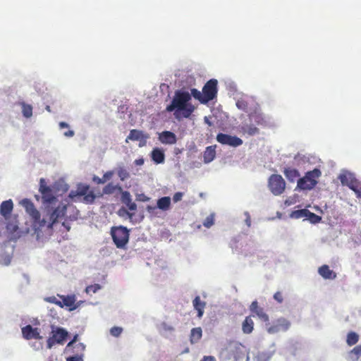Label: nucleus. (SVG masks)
Instances as JSON below:
<instances>
[{
  "instance_id": "obj_1",
  "label": "nucleus",
  "mask_w": 361,
  "mask_h": 361,
  "mask_svg": "<svg viewBox=\"0 0 361 361\" xmlns=\"http://www.w3.org/2000/svg\"><path fill=\"white\" fill-rule=\"evenodd\" d=\"M22 206L25 209L26 212L32 217L33 226L39 235V231L44 228L49 230L59 219L65 216L66 207L59 205L57 207H46L43 218L41 219L40 213L35 208L32 202L28 199H24L21 201Z\"/></svg>"
},
{
  "instance_id": "obj_2",
  "label": "nucleus",
  "mask_w": 361,
  "mask_h": 361,
  "mask_svg": "<svg viewBox=\"0 0 361 361\" xmlns=\"http://www.w3.org/2000/svg\"><path fill=\"white\" fill-rule=\"evenodd\" d=\"M191 100V95L188 92L177 90L175 92L174 97L171 103L166 106V110L171 112L176 110L175 116L178 117V111H182L184 118H189L195 110V106L189 103Z\"/></svg>"
},
{
  "instance_id": "obj_3",
  "label": "nucleus",
  "mask_w": 361,
  "mask_h": 361,
  "mask_svg": "<svg viewBox=\"0 0 361 361\" xmlns=\"http://www.w3.org/2000/svg\"><path fill=\"white\" fill-rule=\"evenodd\" d=\"M39 191L42 195L44 209H46V207H57L59 205L64 206L63 204L58 202L56 197L53 194L51 188L47 185L44 178H41L39 180Z\"/></svg>"
},
{
  "instance_id": "obj_4",
  "label": "nucleus",
  "mask_w": 361,
  "mask_h": 361,
  "mask_svg": "<svg viewBox=\"0 0 361 361\" xmlns=\"http://www.w3.org/2000/svg\"><path fill=\"white\" fill-rule=\"evenodd\" d=\"M69 197L76 200V198L82 197V202L86 204H92L96 195L92 190H90V186L86 184H79L75 190H71Z\"/></svg>"
},
{
  "instance_id": "obj_5",
  "label": "nucleus",
  "mask_w": 361,
  "mask_h": 361,
  "mask_svg": "<svg viewBox=\"0 0 361 361\" xmlns=\"http://www.w3.org/2000/svg\"><path fill=\"white\" fill-rule=\"evenodd\" d=\"M111 235L114 244L118 248H124L129 240V231L126 227L114 226L111 229Z\"/></svg>"
},
{
  "instance_id": "obj_6",
  "label": "nucleus",
  "mask_w": 361,
  "mask_h": 361,
  "mask_svg": "<svg viewBox=\"0 0 361 361\" xmlns=\"http://www.w3.org/2000/svg\"><path fill=\"white\" fill-rule=\"evenodd\" d=\"M68 336V333L66 329L52 326L51 336L47 341V348L51 349L56 344H63Z\"/></svg>"
},
{
  "instance_id": "obj_7",
  "label": "nucleus",
  "mask_w": 361,
  "mask_h": 361,
  "mask_svg": "<svg viewBox=\"0 0 361 361\" xmlns=\"http://www.w3.org/2000/svg\"><path fill=\"white\" fill-rule=\"evenodd\" d=\"M320 175L321 172L319 169L307 172L304 177L298 179V188L300 190H311L317 184L315 178L319 177Z\"/></svg>"
},
{
  "instance_id": "obj_8",
  "label": "nucleus",
  "mask_w": 361,
  "mask_h": 361,
  "mask_svg": "<svg viewBox=\"0 0 361 361\" xmlns=\"http://www.w3.org/2000/svg\"><path fill=\"white\" fill-rule=\"evenodd\" d=\"M268 187L273 195H280L285 191L286 182L281 175L272 174L269 178Z\"/></svg>"
},
{
  "instance_id": "obj_9",
  "label": "nucleus",
  "mask_w": 361,
  "mask_h": 361,
  "mask_svg": "<svg viewBox=\"0 0 361 361\" xmlns=\"http://www.w3.org/2000/svg\"><path fill=\"white\" fill-rule=\"evenodd\" d=\"M217 84L218 82L216 79H211L208 80L202 88L203 102L205 104L214 99L217 94Z\"/></svg>"
},
{
  "instance_id": "obj_10",
  "label": "nucleus",
  "mask_w": 361,
  "mask_h": 361,
  "mask_svg": "<svg viewBox=\"0 0 361 361\" xmlns=\"http://www.w3.org/2000/svg\"><path fill=\"white\" fill-rule=\"evenodd\" d=\"M216 140L221 145H228L233 147L240 146L243 144V140L238 137L221 133L216 135Z\"/></svg>"
},
{
  "instance_id": "obj_11",
  "label": "nucleus",
  "mask_w": 361,
  "mask_h": 361,
  "mask_svg": "<svg viewBox=\"0 0 361 361\" xmlns=\"http://www.w3.org/2000/svg\"><path fill=\"white\" fill-rule=\"evenodd\" d=\"M149 138V135L145 133L143 131L136 129H133L130 131L126 142H128V140L133 141H140L139 146L143 147L146 145L147 140Z\"/></svg>"
},
{
  "instance_id": "obj_12",
  "label": "nucleus",
  "mask_w": 361,
  "mask_h": 361,
  "mask_svg": "<svg viewBox=\"0 0 361 361\" xmlns=\"http://www.w3.org/2000/svg\"><path fill=\"white\" fill-rule=\"evenodd\" d=\"M21 331L23 338L27 340L32 338L39 340L42 338L39 334L38 328H34L30 324L23 327Z\"/></svg>"
},
{
  "instance_id": "obj_13",
  "label": "nucleus",
  "mask_w": 361,
  "mask_h": 361,
  "mask_svg": "<svg viewBox=\"0 0 361 361\" xmlns=\"http://www.w3.org/2000/svg\"><path fill=\"white\" fill-rule=\"evenodd\" d=\"M250 310L252 313V316H257L262 321L267 322L269 321V316L266 314L263 308L259 307L257 300L253 301L250 306Z\"/></svg>"
},
{
  "instance_id": "obj_14",
  "label": "nucleus",
  "mask_w": 361,
  "mask_h": 361,
  "mask_svg": "<svg viewBox=\"0 0 361 361\" xmlns=\"http://www.w3.org/2000/svg\"><path fill=\"white\" fill-rule=\"evenodd\" d=\"M158 139L164 145H173L177 142V137L175 133L168 130L159 133Z\"/></svg>"
},
{
  "instance_id": "obj_15",
  "label": "nucleus",
  "mask_w": 361,
  "mask_h": 361,
  "mask_svg": "<svg viewBox=\"0 0 361 361\" xmlns=\"http://www.w3.org/2000/svg\"><path fill=\"white\" fill-rule=\"evenodd\" d=\"M248 118L250 122H255L258 126H266L267 123L266 117L261 111L257 109L250 113Z\"/></svg>"
},
{
  "instance_id": "obj_16",
  "label": "nucleus",
  "mask_w": 361,
  "mask_h": 361,
  "mask_svg": "<svg viewBox=\"0 0 361 361\" xmlns=\"http://www.w3.org/2000/svg\"><path fill=\"white\" fill-rule=\"evenodd\" d=\"M239 131L243 135H247L249 136H253L259 133V130L254 124L250 122V123H243L239 128Z\"/></svg>"
},
{
  "instance_id": "obj_17",
  "label": "nucleus",
  "mask_w": 361,
  "mask_h": 361,
  "mask_svg": "<svg viewBox=\"0 0 361 361\" xmlns=\"http://www.w3.org/2000/svg\"><path fill=\"white\" fill-rule=\"evenodd\" d=\"M13 208V203L11 200L4 201L0 205V213L3 216L7 218L11 214Z\"/></svg>"
},
{
  "instance_id": "obj_18",
  "label": "nucleus",
  "mask_w": 361,
  "mask_h": 361,
  "mask_svg": "<svg viewBox=\"0 0 361 361\" xmlns=\"http://www.w3.org/2000/svg\"><path fill=\"white\" fill-rule=\"evenodd\" d=\"M318 273L325 279H334L336 277V274L330 269L329 267L324 264L318 269Z\"/></svg>"
},
{
  "instance_id": "obj_19",
  "label": "nucleus",
  "mask_w": 361,
  "mask_h": 361,
  "mask_svg": "<svg viewBox=\"0 0 361 361\" xmlns=\"http://www.w3.org/2000/svg\"><path fill=\"white\" fill-rule=\"evenodd\" d=\"M151 157L153 161L156 164H161L165 159V155L163 150L157 147L154 148L152 151Z\"/></svg>"
},
{
  "instance_id": "obj_20",
  "label": "nucleus",
  "mask_w": 361,
  "mask_h": 361,
  "mask_svg": "<svg viewBox=\"0 0 361 361\" xmlns=\"http://www.w3.org/2000/svg\"><path fill=\"white\" fill-rule=\"evenodd\" d=\"M215 147H216L215 145L214 146H209V147H206V149L204 152V154H203L204 163H206V164L209 163L214 159V158L216 157Z\"/></svg>"
},
{
  "instance_id": "obj_21",
  "label": "nucleus",
  "mask_w": 361,
  "mask_h": 361,
  "mask_svg": "<svg viewBox=\"0 0 361 361\" xmlns=\"http://www.w3.org/2000/svg\"><path fill=\"white\" fill-rule=\"evenodd\" d=\"M283 173L290 182H294L300 176L299 171L296 169L291 167L285 168Z\"/></svg>"
},
{
  "instance_id": "obj_22",
  "label": "nucleus",
  "mask_w": 361,
  "mask_h": 361,
  "mask_svg": "<svg viewBox=\"0 0 361 361\" xmlns=\"http://www.w3.org/2000/svg\"><path fill=\"white\" fill-rule=\"evenodd\" d=\"M194 308L197 311V317L201 318L204 313L206 303L201 301L200 296H196L192 301Z\"/></svg>"
},
{
  "instance_id": "obj_23",
  "label": "nucleus",
  "mask_w": 361,
  "mask_h": 361,
  "mask_svg": "<svg viewBox=\"0 0 361 361\" xmlns=\"http://www.w3.org/2000/svg\"><path fill=\"white\" fill-rule=\"evenodd\" d=\"M202 336L201 327L193 328L190 331V342L191 344L197 343Z\"/></svg>"
},
{
  "instance_id": "obj_24",
  "label": "nucleus",
  "mask_w": 361,
  "mask_h": 361,
  "mask_svg": "<svg viewBox=\"0 0 361 361\" xmlns=\"http://www.w3.org/2000/svg\"><path fill=\"white\" fill-rule=\"evenodd\" d=\"M116 191L122 192V188L117 184H114L113 183H109L103 188L102 190L103 193L105 195H111Z\"/></svg>"
},
{
  "instance_id": "obj_25",
  "label": "nucleus",
  "mask_w": 361,
  "mask_h": 361,
  "mask_svg": "<svg viewBox=\"0 0 361 361\" xmlns=\"http://www.w3.org/2000/svg\"><path fill=\"white\" fill-rule=\"evenodd\" d=\"M254 329V322L251 317H246L242 324V330L244 334H250Z\"/></svg>"
},
{
  "instance_id": "obj_26",
  "label": "nucleus",
  "mask_w": 361,
  "mask_h": 361,
  "mask_svg": "<svg viewBox=\"0 0 361 361\" xmlns=\"http://www.w3.org/2000/svg\"><path fill=\"white\" fill-rule=\"evenodd\" d=\"M355 178V177L353 173L348 172L341 173L338 176V179L340 180L341 184L348 187Z\"/></svg>"
},
{
  "instance_id": "obj_27",
  "label": "nucleus",
  "mask_w": 361,
  "mask_h": 361,
  "mask_svg": "<svg viewBox=\"0 0 361 361\" xmlns=\"http://www.w3.org/2000/svg\"><path fill=\"white\" fill-rule=\"evenodd\" d=\"M171 198L169 197H163L157 200V207L161 210L166 211L170 208Z\"/></svg>"
},
{
  "instance_id": "obj_28",
  "label": "nucleus",
  "mask_w": 361,
  "mask_h": 361,
  "mask_svg": "<svg viewBox=\"0 0 361 361\" xmlns=\"http://www.w3.org/2000/svg\"><path fill=\"white\" fill-rule=\"evenodd\" d=\"M77 338H78V335H75L74 336V338H73V340L68 343L66 348L68 350H70L71 348H76L78 352L82 353L85 348V346L83 343H77L75 345H73L74 343L76 342Z\"/></svg>"
},
{
  "instance_id": "obj_29",
  "label": "nucleus",
  "mask_w": 361,
  "mask_h": 361,
  "mask_svg": "<svg viewBox=\"0 0 361 361\" xmlns=\"http://www.w3.org/2000/svg\"><path fill=\"white\" fill-rule=\"evenodd\" d=\"M348 188L355 192L357 197H361V183L357 179L355 178Z\"/></svg>"
},
{
  "instance_id": "obj_30",
  "label": "nucleus",
  "mask_w": 361,
  "mask_h": 361,
  "mask_svg": "<svg viewBox=\"0 0 361 361\" xmlns=\"http://www.w3.org/2000/svg\"><path fill=\"white\" fill-rule=\"evenodd\" d=\"M310 213V210L307 209H302L298 210H295L292 212L290 216L294 219H300V218H306L308 216V214Z\"/></svg>"
},
{
  "instance_id": "obj_31",
  "label": "nucleus",
  "mask_w": 361,
  "mask_h": 361,
  "mask_svg": "<svg viewBox=\"0 0 361 361\" xmlns=\"http://www.w3.org/2000/svg\"><path fill=\"white\" fill-rule=\"evenodd\" d=\"M61 299H62V301H61L62 307H63L64 306L68 307H72L73 306H74V304L75 302L74 296H69V295L61 296Z\"/></svg>"
},
{
  "instance_id": "obj_32",
  "label": "nucleus",
  "mask_w": 361,
  "mask_h": 361,
  "mask_svg": "<svg viewBox=\"0 0 361 361\" xmlns=\"http://www.w3.org/2000/svg\"><path fill=\"white\" fill-rule=\"evenodd\" d=\"M359 340V336L353 331H350L347 335L346 342L348 345L352 346L357 343Z\"/></svg>"
},
{
  "instance_id": "obj_33",
  "label": "nucleus",
  "mask_w": 361,
  "mask_h": 361,
  "mask_svg": "<svg viewBox=\"0 0 361 361\" xmlns=\"http://www.w3.org/2000/svg\"><path fill=\"white\" fill-rule=\"evenodd\" d=\"M116 173L121 180L123 181L130 177L128 171L123 166L116 169Z\"/></svg>"
},
{
  "instance_id": "obj_34",
  "label": "nucleus",
  "mask_w": 361,
  "mask_h": 361,
  "mask_svg": "<svg viewBox=\"0 0 361 361\" xmlns=\"http://www.w3.org/2000/svg\"><path fill=\"white\" fill-rule=\"evenodd\" d=\"M22 113L25 118H30L32 116V106L24 102L22 103Z\"/></svg>"
},
{
  "instance_id": "obj_35",
  "label": "nucleus",
  "mask_w": 361,
  "mask_h": 361,
  "mask_svg": "<svg viewBox=\"0 0 361 361\" xmlns=\"http://www.w3.org/2000/svg\"><path fill=\"white\" fill-rule=\"evenodd\" d=\"M190 95L192 96L195 99H197L201 104H205L203 102L204 97L202 92L195 88L191 89Z\"/></svg>"
},
{
  "instance_id": "obj_36",
  "label": "nucleus",
  "mask_w": 361,
  "mask_h": 361,
  "mask_svg": "<svg viewBox=\"0 0 361 361\" xmlns=\"http://www.w3.org/2000/svg\"><path fill=\"white\" fill-rule=\"evenodd\" d=\"M280 326V331H286L290 326V322L285 319H279L276 322Z\"/></svg>"
},
{
  "instance_id": "obj_37",
  "label": "nucleus",
  "mask_w": 361,
  "mask_h": 361,
  "mask_svg": "<svg viewBox=\"0 0 361 361\" xmlns=\"http://www.w3.org/2000/svg\"><path fill=\"white\" fill-rule=\"evenodd\" d=\"M307 219H308L312 223L317 224L321 221L322 217L317 215L314 213H312L310 211V213L308 214V216H307Z\"/></svg>"
},
{
  "instance_id": "obj_38",
  "label": "nucleus",
  "mask_w": 361,
  "mask_h": 361,
  "mask_svg": "<svg viewBox=\"0 0 361 361\" xmlns=\"http://www.w3.org/2000/svg\"><path fill=\"white\" fill-rule=\"evenodd\" d=\"M214 216L212 214L209 215L208 216H207V218L205 219V220L203 222V225L206 228H210L212 225H214Z\"/></svg>"
},
{
  "instance_id": "obj_39",
  "label": "nucleus",
  "mask_w": 361,
  "mask_h": 361,
  "mask_svg": "<svg viewBox=\"0 0 361 361\" xmlns=\"http://www.w3.org/2000/svg\"><path fill=\"white\" fill-rule=\"evenodd\" d=\"M100 288H101L100 285L97 284V283H95V284L90 285V286H87L85 290H86L87 293H95Z\"/></svg>"
},
{
  "instance_id": "obj_40",
  "label": "nucleus",
  "mask_w": 361,
  "mask_h": 361,
  "mask_svg": "<svg viewBox=\"0 0 361 361\" xmlns=\"http://www.w3.org/2000/svg\"><path fill=\"white\" fill-rule=\"evenodd\" d=\"M123 331V329L119 326H114L110 329V334L114 337H118Z\"/></svg>"
},
{
  "instance_id": "obj_41",
  "label": "nucleus",
  "mask_w": 361,
  "mask_h": 361,
  "mask_svg": "<svg viewBox=\"0 0 361 361\" xmlns=\"http://www.w3.org/2000/svg\"><path fill=\"white\" fill-rule=\"evenodd\" d=\"M121 193V201L124 204L126 202H129L131 200V195L128 191H123L120 192Z\"/></svg>"
},
{
  "instance_id": "obj_42",
  "label": "nucleus",
  "mask_w": 361,
  "mask_h": 361,
  "mask_svg": "<svg viewBox=\"0 0 361 361\" xmlns=\"http://www.w3.org/2000/svg\"><path fill=\"white\" fill-rule=\"evenodd\" d=\"M45 300L47 302H49L50 303H53V304H55V305H59V307H62V305H61V300H59L56 297L54 296H51V297H48L47 298H45Z\"/></svg>"
},
{
  "instance_id": "obj_43",
  "label": "nucleus",
  "mask_w": 361,
  "mask_h": 361,
  "mask_svg": "<svg viewBox=\"0 0 361 361\" xmlns=\"http://www.w3.org/2000/svg\"><path fill=\"white\" fill-rule=\"evenodd\" d=\"M67 361H83V354H77L74 356L68 357L66 359Z\"/></svg>"
},
{
  "instance_id": "obj_44",
  "label": "nucleus",
  "mask_w": 361,
  "mask_h": 361,
  "mask_svg": "<svg viewBox=\"0 0 361 361\" xmlns=\"http://www.w3.org/2000/svg\"><path fill=\"white\" fill-rule=\"evenodd\" d=\"M114 171H108L103 175V180L104 183H106L107 180H109L114 176Z\"/></svg>"
},
{
  "instance_id": "obj_45",
  "label": "nucleus",
  "mask_w": 361,
  "mask_h": 361,
  "mask_svg": "<svg viewBox=\"0 0 361 361\" xmlns=\"http://www.w3.org/2000/svg\"><path fill=\"white\" fill-rule=\"evenodd\" d=\"M136 200L139 202H147L149 200V197L146 196L144 193L137 194L136 195Z\"/></svg>"
},
{
  "instance_id": "obj_46",
  "label": "nucleus",
  "mask_w": 361,
  "mask_h": 361,
  "mask_svg": "<svg viewBox=\"0 0 361 361\" xmlns=\"http://www.w3.org/2000/svg\"><path fill=\"white\" fill-rule=\"evenodd\" d=\"M274 298L275 300H276L279 303H281L283 301V294L280 291H277L274 295Z\"/></svg>"
},
{
  "instance_id": "obj_47",
  "label": "nucleus",
  "mask_w": 361,
  "mask_h": 361,
  "mask_svg": "<svg viewBox=\"0 0 361 361\" xmlns=\"http://www.w3.org/2000/svg\"><path fill=\"white\" fill-rule=\"evenodd\" d=\"M124 204H126V206L128 208L129 210L130 211H135L137 209V205L135 202H133L131 200H130L129 202H126L124 203Z\"/></svg>"
},
{
  "instance_id": "obj_48",
  "label": "nucleus",
  "mask_w": 361,
  "mask_h": 361,
  "mask_svg": "<svg viewBox=\"0 0 361 361\" xmlns=\"http://www.w3.org/2000/svg\"><path fill=\"white\" fill-rule=\"evenodd\" d=\"M280 331V326H278L277 323L268 328V332L270 334H274Z\"/></svg>"
},
{
  "instance_id": "obj_49",
  "label": "nucleus",
  "mask_w": 361,
  "mask_h": 361,
  "mask_svg": "<svg viewBox=\"0 0 361 361\" xmlns=\"http://www.w3.org/2000/svg\"><path fill=\"white\" fill-rule=\"evenodd\" d=\"M118 214H119L120 216H123V214H126V215H128V217H129V218H130V219H131V218L133 217V216L134 215V214L129 212L127 209H124V208H121V209H119V211H118Z\"/></svg>"
},
{
  "instance_id": "obj_50",
  "label": "nucleus",
  "mask_w": 361,
  "mask_h": 361,
  "mask_svg": "<svg viewBox=\"0 0 361 361\" xmlns=\"http://www.w3.org/2000/svg\"><path fill=\"white\" fill-rule=\"evenodd\" d=\"M183 196V193L180 192H176L173 196V200L174 202H177L178 201H180L182 200V197Z\"/></svg>"
},
{
  "instance_id": "obj_51",
  "label": "nucleus",
  "mask_w": 361,
  "mask_h": 361,
  "mask_svg": "<svg viewBox=\"0 0 361 361\" xmlns=\"http://www.w3.org/2000/svg\"><path fill=\"white\" fill-rule=\"evenodd\" d=\"M351 353L356 355L357 356L361 355V345L355 346L352 350Z\"/></svg>"
},
{
  "instance_id": "obj_52",
  "label": "nucleus",
  "mask_w": 361,
  "mask_h": 361,
  "mask_svg": "<svg viewBox=\"0 0 361 361\" xmlns=\"http://www.w3.org/2000/svg\"><path fill=\"white\" fill-rule=\"evenodd\" d=\"M162 329L166 331H173L174 330V328L171 326V325H169L166 323H163L161 324Z\"/></svg>"
},
{
  "instance_id": "obj_53",
  "label": "nucleus",
  "mask_w": 361,
  "mask_h": 361,
  "mask_svg": "<svg viewBox=\"0 0 361 361\" xmlns=\"http://www.w3.org/2000/svg\"><path fill=\"white\" fill-rule=\"evenodd\" d=\"M92 180L93 182H94L95 183L97 184H104V180H103V178H99L97 176H94L92 177Z\"/></svg>"
},
{
  "instance_id": "obj_54",
  "label": "nucleus",
  "mask_w": 361,
  "mask_h": 361,
  "mask_svg": "<svg viewBox=\"0 0 361 361\" xmlns=\"http://www.w3.org/2000/svg\"><path fill=\"white\" fill-rule=\"evenodd\" d=\"M236 106H238V109H243V110H245L246 108V104L243 102L238 101L236 102Z\"/></svg>"
},
{
  "instance_id": "obj_55",
  "label": "nucleus",
  "mask_w": 361,
  "mask_h": 361,
  "mask_svg": "<svg viewBox=\"0 0 361 361\" xmlns=\"http://www.w3.org/2000/svg\"><path fill=\"white\" fill-rule=\"evenodd\" d=\"M200 361H216L213 356H204Z\"/></svg>"
},
{
  "instance_id": "obj_56",
  "label": "nucleus",
  "mask_w": 361,
  "mask_h": 361,
  "mask_svg": "<svg viewBox=\"0 0 361 361\" xmlns=\"http://www.w3.org/2000/svg\"><path fill=\"white\" fill-rule=\"evenodd\" d=\"M134 163L137 166H142L144 164V159L142 158L135 159Z\"/></svg>"
},
{
  "instance_id": "obj_57",
  "label": "nucleus",
  "mask_w": 361,
  "mask_h": 361,
  "mask_svg": "<svg viewBox=\"0 0 361 361\" xmlns=\"http://www.w3.org/2000/svg\"><path fill=\"white\" fill-rule=\"evenodd\" d=\"M74 135V132L73 130H68L64 133V135L66 137H72Z\"/></svg>"
},
{
  "instance_id": "obj_58",
  "label": "nucleus",
  "mask_w": 361,
  "mask_h": 361,
  "mask_svg": "<svg viewBox=\"0 0 361 361\" xmlns=\"http://www.w3.org/2000/svg\"><path fill=\"white\" fill-rule=\"evenodd\" d=\"M59 126H60L61 128H68V125L66 123H65V122H60L59 123Z\"/></svg>"
},
{
  "instance_id": "obj_59",
  "label": "nucleus",
  "mask_w": 361,
  "mask_h": 361,
  "mask_svg": "<svg viewBox=\"0 0 361 361\" xmlns=\"http://www.w3.org/2000/svg\"><path fill=\"white\" fill-rule=\"evenodd\" d=\"M156 209L155 207H152V206H147V209L149 212H152L153 210H154Z\"/></svg>"
},
{
  "instance_id": "obj_60",
  "label": "nucleus",
  "mask_w": 361,
  "mask_h": 361,
  "mask_svg": "<svg viewBox=\"0 0 361 361\" xmlns=\"http://www.w3.org/2000/svg\"><path fill=\"white\" fill-rule=\"evenodd\" d=\"M246 221H247V225L250 226V218H248V219L246 220Z\"/></svg>"
},
{
  "instance_id": "obj_61",
  "label": "nucleus",
  "mask_w": 361,
  "mask_h": 361,
  "mask_svg": "<svg viewBox=\"0 0 361 361\" xmlns=\"http://www.w3.org/2000/svg\"><path fill=\"white\" fill-rule=\"evenodd\" d=\"M46 109H47L48 111H49V112L51 111V109H50V106H47L46 107Z\"/></svg>"
},
{
  "instance_id": "obj_62",
  "label": "nucleus",
  "mask_w": 361,
  "mask_h": 361,
  "mask_svg": "<svg viewBox=\"0 0 361 361\" xmlns=\"http://www.w3.org/2000/svg\"><path fill=\"white\" fill-rule=\"evenodd\" d=\"M49 361H52V360H50Z\"/></svg>"
}]
</instances>
